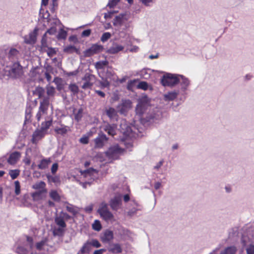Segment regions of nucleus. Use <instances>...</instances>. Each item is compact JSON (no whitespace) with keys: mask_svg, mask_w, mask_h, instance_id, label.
I'll return each mask as SVG.
<instances>
[{"mask_svg":"<svg viewBox=\"0 0 254 254\" xmlns=\"http://www.w3.org/2000/svg\"><path fill=\"white\" fill-rule=\"evenodd\" d=\"M51 162L50 159H42L40 163L38 164V167L40 169H45L48 167L49 163Z\"/></svg>","mask_w":254,"mask_h":254,"instance_id":"nucleus-27","label":"nucleus"},{"mask_svg":"<svg viewBox=\"0 0 254 254\" xmlns=\"http://www.w3.org/2000/svg\"><path fill=\"white\" fill-rule=\"evenodd\" d=\"M105 112L110 120L117 119L118 118V112L114 108L110 107L107 109Z\"/></svg>","mask_w":254,"mask_h":254,"instance_id":"nucleus-18","label":"nucleus"},{"mask_svg":"<svg viewBox=\"0 0 254 254\" xmlns=\"http://www.w3.org/2000/svg\"><path fill=\"white\" fill-rule=\"evenodd\" d=\"M0 133L2 135V136H0V137H2L5 136L7 134V132L5 129H1L0 131Z\"/></svg>","mask_w":254,"mask_h":254,"instance_id":"nucleus-62","label":"nucleus"},{"mask_svg":"<svg viewBox=\"0 0 254 254\" xmlns=\"http://www.w3.org/2000/svg\"><path fill=\"white\" fill-rule=\"evenodd\" d=\"M246 250L247 254H254V246L253 245H250Z\"/></svg>","mask_w":254,"mask_h":254,"instance_id":"nucleus-50","label":"nucleus"},{"mask_svg":"<svg viewBox=\"0 0 254 254\" xmlns=\"http://www.w3.org/2000/svg\"><path fill=\"white\" fill-rule=\"evenodd\" d=\"M103 49V47L102 46L98 44H94L90 48L84 51V55L85 57H90L100 53Z\"/></svg>","mask_w":254,"mask_h":254,"instance_id":"nucleus-8","label":"nucleus"},{"mask_svg":"<svg viewBox=\"0 0 254 254\" xmlns=\"http://www.w3.org/2000/svg\"><path fill=\"white\" fill-rule=\"evenodd\" d=\"M237 249L234 246L228 247L221 254H235Z\"/></svg>","mask_w":254,"mask_h":254,"instance_id":"nucleus-33","label":"nucleus"},{"mask_svg":"<svg viewBox=\"0 0 254 254\" xmlns=\"http://www.w3.org/2000/svg\"><path fill=\"white\" fill-rule=\"evenodd\" d=\"M38 28L36 27L34 30L24 36V42L28 44H34L36 43Z\"/></svg>","mask_w":254,"mask_h":254,"instance_id":"nucleus-9","label":"nucleus"},{"mask_svg":"<svg viewBox=\"0 0 254 254\" xmlns=\"http://www.w3.org/2000/svg\"><path fill=\"white\" fill-rule=\"evenodd\" d=\"M45 76L49 82H50L52 79V77L50 73L48 72L45 73Z\"/></svg>","mask_w":254,"mask_h":254,"instance_id":"nucleus-58","label":"nucleus"},{"mask_svg":"<svg viewBox=\"0 0 254 254\" xmlns=\"http://www.w3.org/2000/svg\"><path fill=\"white\" fill-rule=\"evenodd\" d=\"M108 63L107 61H102L98 62L96 64V66L97 68L102 69L103 68L104 66H106L108 64Z\"/></svg>","mask_w":254,"mask_h":254,"instance_id":"nucleus-45","label":"nucleus"},{"mask_svg":"<svg viewBox=\"0 0 254 254\" xmlns=\"http://www.w3.org/2000/svg\"><path fill=\"white\" fill-rule=\"evenodd\" d=\"M150 100L146 96L140 98L135 109L136 114L141 116L150 106Z\"/></svg>","mask_w":254,"mask_h":254,"instance_id":"nucleus-2","label":"nucleus"},{"mask_svg":"<svg viewBox=\"0 0 254 254\" xmlns=\"http://www.w3.org/2000/svg\"><path fill=\"white\" fill-rule=\"evenodd\" d=\"M60 118L57 117V120L54 121L55 123L59 124L60 127L56 126L55 128V131L56 132L58 136H63L64 135V126L62 124V117L64 116L63 113H59Z\"/></svg>","mask_w":254,"mask_h":254,"instance_id":"nucleus-10","label":"nucleus"},{"mask_svg":"<svg viewBox=\"0 0 254 254\" xmlns=\"http://www.w3.org/2000/svg\"><path fill=\"white\" fill-rule=\"evenodd\" d=\"M55 92V88L50 84L46 86V90L42 87L37 86L33 91L34 95L42 99L40 102L39 111L36 116L38 121L47 115V110L50 105V99L54 96Z\"/></svg>","mask_w":254,"mask_h":254,"instance_id":"nucleus-1","label":"nucleus"},{"mask_svg":"<svg viewBox=\"0 0 254 254\" xmlns=\"http://www.w3.org/2000/svg\"><path fill=\"white\" fill-rule=\"evenodd\" d=\"M98 213L106 221L112 219L114 216L113 214L109 210L108 204L105 202H102L98 210Z\"/></svg>","mask_w":254,"mask_h":254,"instance_id":"nucleus-5","label":"nucleus"},{"mask_svg":"<svg viewBox=\"0 0 254 254\" xmlns=\"http://www.w3.org/2000/svg\"><path fill=\"white\" fill-rule=\"evenodd\" d=\"M89 243H90L91 247H94L95 248H99L101 247V244L96 239H92L91 240H89Z\"/></svg>","mask_w":254,"mask_h":254,"instance_id":"nucleus-43","label":"nucleus"},{"mask_svg":"<svg viewBox=\"0 0 254 254\" xmlns=\"http://www.w3.org/2000/svg\"><path fill=\"white\" fill-rule=\"evenodd\" d=\"M58 164L57 163H54L53 165H52V168H51V172L53 174H55L57 170H58Z\"/></svg>","mask_w":254,"mask_h":254,"instance_id":"nucleus-55","label":"nucleus"},{"mask_svg":"<svg viewBox=\"0 0 254 254\" xmlns=\"http://www.w3.org/2000/svg\"><path fill=\"white\" fill-rule=\"evenodd\" d=\"M161 184L159 182H156L154 184V188L156 190H158L161 187Z\"/></svg>","mask_w":254,"mask_h":254,"instance_id":"nucleus-60","label":"nucleus"},{"mask_svg":"<svg viewBox=\"0 0 254 254\" xmlns=\"http://www.w3.org/2000/svg\"><path fill=\"white\" fill-rule=\"evenodd\" d=\"M124 151V150L120 148L119 145H114L109 148L106 152V155L110 158L117 159Z\"/></svg>","mask_w":254,"mask_h":254,"instance_id":"nucleus-7","label":"nucleus"},{"mask_svg":"<svg viewBox=\"0 0 254 254\" xmlns=\"http://www.w3.org/2000/svg\"><path fill=\"white\" fill-rule=\"evenodd\" d=\"M91 33L90 29H86L82 31L81 35L82 37H88Z\"/></svg>","mask_w":254,"mask_h":254,"instance_id":"nucleus-51","label":"nucleus"},{"mask_svg":"<svg viewBox=\"0 0 254 254\" xmlns=\"http://www.w3.org/2000/svg\"><path fill=\"white\" fill-rule=\"evenodd\" d=\"M46 134V133L40 128L36 129L32 135V143L36 144L39 140L44 137Z\"/></svg>","mask_w":254,"mask_h":254,"instance_id":"nucleus-13","label":"nucleus"},{"mask_svg":"<svg viewBox=\"0 0 254 254\" xmlns=\"http://www.w3.org/2000/svg\"><path fill=\"white\" fill-rule=\"evenodd\" d=\"M92 227L94 230L97 231H100L102 229V226L100 221L98 220H95L94 223L92 224Z\"/></svg>","mask_w":254,"mask_h":254,"instance_id":"nucleus-34","label":"nucleus"},{"mask_svg":"<svg viewBox=\"0 0 254 254\" xmlns=\"http://www.w3.org/2000/svg\"><path fill=\"white\" fill-rule=\"evenodd\" d=\"M47 53L48 56L51 58L56 54V51L55 48H48Z\"/></svg>","mask_w":254,"mask_h":254,"instance_id":"nucleus-46","label":"nucleus"},{"mask_svg":"<svg viewBox=\"0 0 254 254\" xmlns=\"http://www.w3.org/2000/svg\"><path fill=\"white\" fill-rule=\"evenodd\" d=\"M55 222L57 224V226L64 227V216H60L57 217L55 219Z\"/></svg>","mask_w":254,"mask_h":254,"instance_id":"nucleus-39","label":"nucleus"},{"mask_svg":"<svg viewBox=\"0 0 254 254\" xmlns=\"http://www.w3.org/2000/svg\"><path fill=\"white\" fill-rule=\"evenodd\" d=\"M56 32V30L55 28L52 27L50 29H48L46 33H47V34L48 33L50 35H53L55 34Z\"/></svg>","mask_w":254,"mask_h":254,"instance_id":"nucleus-56","label":"nucleus"},{"mask_svg":"<svg viewBox=\"0 0 254 254\" xmlns=\"http://www.w3.org/2000/svg\"><path fill=\"white\" fill-rule=\"evenodd\" d=\"M16 251L19 254H26L27 253L26 249L21 246L18 247Z\"/></svg>","mask_w":254,"mask_h":254,"instance_id":"nucleus-49","label":"nucleus"},{"mask_svg":"<svg viewBox=\"0 0 254 254\" xmlns=\"http://www.w3.org/2000/svg\"><path fill=\"white\" fill-rule=\"evenodd\" d=\"M84 81L81 88L84 89H91L96 81V77L95 75L86 73L84 77L82 78Z\"/></svg>","mask_w":254,"mask_h":254,"instance_id":"nucleus-6","label":"nucleus"},{"mask_svg":"<svg viewBox=\"0 0 254 254\" xmlns=\"http://www.w3.org/2000/svg\"><path fill=\"white\" fill-rule=\"evenodd\" d=\"M58 38L59 39H64V29H61V31L59 34Z\"/></svg>","mask_w":254,"mask_h":254,"instance_id":"nucleus-61","label":"nucleus"},{"mask_svg":"<svg viewBox=\"0 0 254 254\" xmlns=\"http://www.w3.org/2000/svg\"><path fill=\"white\" fill-rule=\"evenodd\" d=\"M69 90L73 94H77L79 92L78 87L75 84H71L69 86Z\"/></svg>","mask_w":254,"mask_h":254,"instance_id":"nucleus-38","label":"nucleus"},{"mask_svg":"<svg viewBox=\"0 0 254 254\" xmlns=\"http://www.w3.org/2000/svg\"><path fill=\"white\" fill-rule=\"evenodd\" d=\"M121 200L120 197L115 196L110 201V205L113 210H117L121 203Z\"/></svg>","mask_w":254,"mask_h":254,"instance_id":"nucleus-19","label":"nucleus"},{"mask_svg":"<svg viewBox=\"0 0 254 254\" xmlns=\"http://www.w3.org/2000/svg\"><path fill=\"white\" fill-rule=\"evenodd\" d=\"M20 171L19 169L10 170L8 174L12 180L16 179L20 175Z\"/></svg>","mask_w":254,"mask_h":254,"instance_id":"nucleus-30","label":"nucleus"},{"mask_svg":"<svg viewBox=\"0 0 254 254\" xmlns=\"http://www.w3.org/2000/svg\"><path fill=\"white\" fill-rule=\"evenodd\" d=\"M91 246L89 240L87 241L81 248L77 254H89L91 250Z\"/></svg>","mask_w":254,"mask_h":254,"instance_id":"nucleus-17","label":"nucleus"},{"mask_svg":"<svg viewBox=\"0 0 254 254\" xmlns=\"http://www.w3.org/2000/svg\"><path fill=\"white\" fill-rule=\"evenodd\" d=\"M52 119L50 117H48L46 119V121L42 123L40 129L47 133L48 129L52 125Z\"/></svg>","mask_w":254,"mask_h":254,"instance_id":"nucleus-20","label":"nucleus"},{"mask_svg":"<svg viewBox=\"0 0 254 254\" xmlns=\"http://www.w3.org/2000/svg\"><path fill=\"white\" fill-rule=\"evenodd\" d=\"M46 243V240H42L41 241L37 243L36 245V248L37 250L39 251L42 250L43 249L44 246L45 245Z\"/></svg>","mask_w":254,"mask_h":254,"instance_id":"nucleus-44","label":"nucleus"},{"mask_svg":"<svg viewBox=\"0 0 254 254\" xmlns=\"http://www.w3.org/2000/svg\"><path fill=\"white\" fill-rule=\"evenodd\" d=\"M14 192L16 195H18L20 194L21 192L20 189V182L18 181H15L14 183Z\"/></svg>","mask_w":254,"mask_h":254,"instance_id":"nucleus-36","label":"nucleus"},{"mask_svg":"<svg viewBox=\"0 0 254 254\" xmlns=\"http://www.w3.org/2000/svg\"><path fill=\"white\" fill-rule=\"evenodd\" d=\"M41 46L42 48H48L47 33H45L41 40Z\"/></svg>","mask_w":254,"mask_h":254,"instance_id":"nucleus-41","label":"nucleus"},{"mask_svg":"<svg viewBox=\"0 0 254 254\" xmlns=\"http://www.w3.org/2000/svg\"><path fill=\"white\" fill-rule=\"evenodd\" d=\"M64 52H67L68 53H76L77 55H79L80 54V50L79 49L76 48L74 46H70L64 48Z\"/></svg>","mask_w":254,"mask_h":254,"instance_id":"nucleus-23","label":"nucleus"},{"mask_svg":"<svg viewBox=\"0 0 254 254\" xmlns=\"http://www.w3.org/2000/svg\"><path fill=\"white\" fill-rule=\"evenodd\" d=\"M107 250L113 254H119L123 251L121 245L118 243L110 244Z\"/></svg>","mask_w":254,"mask_h":254,"instance_id":"nucleus-14","label":"nucleus"},{"mask_svg":"<svg viewBox=\"0 0 254 254\" xmlns=\"http://www.w3.org/2000/svg\"><path fill=\"white\" fill-rule=\"evenodd\" d=\"M53 82L56 85L58 90L61 91L64 89V80L61 78L56 77L54 78Z\"/></svg>","mask_w":254,"mask_h":254,"instance_id":"nucleus-22","label":"nucleus"},{"mask_svg":"<svg viewBox=\"0 0 254 254\" xmlns=\"http://www.w3.org/2000/svg\"><path fill=\"white\" fill-rule=\"evenodd\" d=\"M178 93L176 92H170L164 95L166 100L173 101L177 97Z\"/></svg>","mask_w":254,"mask_h":254,"instance_id":"nucleus-29","label":"nucleus"},{"mask_svg":"<svg viewBox=\"0 0 254 254\" xmlns=\"http://www.w3.org/2000/svg\"><path fill=\"white\" fill-rule=\"evenodd\" d=\"M124 49V46L116 44L110 48V49L108 50V52L110 54H115L123 50Z\"/></svg>","mask_w":254,"mask_h":254,"instance_id":"nucleus-21","label":"nucleus"},{"mask_svg":"<svg viewBox=\"0 0 254 254\" xmlns=\"http://www.w3.org/2000/svg\"><path fill=\"white\" fill-rule=\"evenodd\" d=\"M79 142L81 143L86 144L89 142V137L87 136L84 135L79 139Z\"/></svg>","mask_w":254,"mask_h":254,"instance_id":"nucleus-48","label":"nucleus"},{"mask_svg":"<svg viewBox=\"0 0 254 254\" xmlns=\"http://www.w3.org/2000/svg\"><path fill=\"white\" fill-rule=\"evenodd\" d=\"M66 209L67 211L70 212L73 215H75L78 212L77 208L70 204H68L66 206Z\"/></svg>","mask_w":254,"mask_h":254,"instance_id":"nucleus-32","label":"nucleus"},{"mask_svg":"<svg viewBox=\"0 0 254 254\" xmlns=\"http://www.w3.org/2000/svg\"><path fill=\"white\" fill-rule=\"evenodd\" d=\"M27 241L29 243V247L30 249H32L33 246V238L30 236H26Z\"/></svg>","mask_w":254,"mask_h":254,"instance_id":"nucleus-53","label":"nucleus"},{"mask_svg":"<svg viewBox=\"0 0 254 254\" xmlns=\"http://www.w3.org/2000/svg\"><path fill=\"white\" fill-rule=\"evenodd\" d=\"M114 238V234L112 231L106 230L100 236L101 241L103 243H107Z\"/></svg>","mask_w":254,"mask_h":254,"instance_id":"nucleus-11","label":"nucleus"},{"mask_svg":"<svg viewBox=\"0 0 254 254\" xmlns=\"http://www.w3.org/2000/svg\"><path fill=\"white\" fill-rule=\"evenodd\" d=\"M135 82V80H130L128 81L127 85V88L128 90H131L133 86V84Z\"/></svg>","mask_w":254,"mask_h":254,"instance_id":"nucleus-57","label":"nucleus"},{"mask_svg":"<svg viewBox=\"0 0 254 254\" xmlns=\"http://www.w3.org/2000/svg\"><path fill=\"white\" fill-rule=\"evenodd\" d=\"M181 84L185 88H186V87L189 86L190 81L188 78H185L183 76H181Z\"/></svg>","mask_w":254,"mask_h":254,"instance_id":"nucleus-47","label":"nucleus"},{"mask_svg":"<svg viewBox=\"0 0 254 254\" xmlns=\"http://www.w3.org/2000/svg\"><path fill=\"white\" fill-rule=\"evenodd\" d=\"M137 88L146 90L148 89V85L145 81L140 82L137 86Z\"/></svg>","mask_w":254,"mask_h":254,"instance_id":"nucleus-40","label":"nucleus"},{"mask_svg":"<svg viewBox=\"0 0 254 254\" xmlns=\"http://www.w3.org/2000/svg\"><path fill=\"white\" fill-rule=\"evenodd\" d=\"M116 128L117 126L115 124H108L105 126L104 130L107 132L109 135L114 136L116 134Z\"/></svg>","mask_w":254,"mask_h":254,"instance_id":"nucleus-16","label":"nucleus"},{"mask_svg":"<svg viewBox=\"0 0 254 254\" xmlns=\"http://www.w3.org/2000/svg\"><path fill=\"white\" fill-rule=\"evenodd\" d=\"M95 92L100 96L102 97H104L105 96V94L100 91V90H96L95 91Z\"/></svg>","mask_w":254,"mask_h":254,"instance_id":"nucleus-59","label":"nucleus"},{"mask_svg":"<svg viewBox=\"0 0 254 254\" xmlns=\"http://www.w3.org/2000/svg\"><path fill=\"white\" fill-rule=\"evenodd\" d=\"M46 184L43 181H41L38 183L35 184L33 186V188L35 190H46L45 189Z\"/></svg>","mask_w":254,"mask_h":254,"instance_id":"nucleus-35","label":"nucleus"},{"mask_svg":"<svg viewBox=\"0 0 254 254\" xmlns=\"http://www.w3.org/2000/svg\"><path fill=\"white\" fill-rule=\"evenodd\" d=\"M119 1V0H112L111 1H110L108 5L110 7V8H113L114 7L115 5H116V4L118 3V2Z\"/></svg>","mask_w":254,"mask_h":254,"instance_id":"nucleus-52","label":"nucleus"},{"mask_svg":"<svg viewBox=\"0 0 254 254\" xmlns=\"http://www.w3.org/2000/svg\"><path fill=\"white\" fill-rule=\"evenodd\" d=\"M83 114V109L82 108H80L78 110L77 113H74V118L75 120L79 122L82 117Z\"/></svg>","mask_w":254,"mask_h":254,"instance_id":"nucleus-37","label":"nucleus"},{"mask_svg":"<svg viewBox=\"0 0 254 254\" xmlns=\"http://www.w3.org/2000/svg\"><path fill=\"white\" fill-rule=\"evenodd\" d=\"M21 157V153L18 151H14L9 155L7 159V162L10 165H15Z\"/></svg>","mask_w":254,"mask_h":254,"instance_id":"nucleus-15","label":"nucleus"},{"mask_svg":"<svg viewBox=\"0 0 254 254\" xmlns=\"http://www.w3.org/2000/svg\"><path fill=\"white\" fill-rule=\"evenodd\" d=\"M163 161H160L158 163L156 166L154 167V168L156 169H158L163 164Z\"/></svg>","mask_w":254,"mask_h":254,"instance_id":"nucleus-64","label":"nucleus"},{"mask_svg":"<svg viewBox=\"0 0 254 254\" xmlns=\"http://www.w3.org/2000/svg\"><path fill=\"white\" fill-rule=\"evenodd\" d=\"M111 37V34L109 32H105L103 34L101 38V41L103 42L107 41Z\"/></svg>","mask_w":254,"mask_h":254,"instance_id":"nucleus-42","label":"nucleus"},{"mask_svg":"<svg viewBox=\"0 0 254 254\" xmlns=\"http://www.w3.org/2000/svg\"><path fill=\"white\" fill-rule=\"evenodd\" d=\"M64 234V227L56 226L53 229L55 236H62Z\"/></svg>","mask_w":254,"mask_h":254,"instance_id":"nucleus-25","label":"nucleus"},{"mask_svg":"<svg viewBox=\"0 0 254 254\" xmlns=\"http://www.w3.org/2000/svg\"><path fill=\"white\" fill-rule=\"evenodd\" d=\"M130 197L128 194H125L124 196V200L125 202H127L129 200Z\"/></svg>","mask_w":254,"mask_h":254,"instance_id":"nucleus-63","label":"nucleus"},{"mask_svg":"<svg viewBox=\"0 0 254 254\" xmlns=\"http://www.w3.org/2000/svg\"><path fill=\"white\" fill-rule=\"evenodd\" d=\"M47 192V190H41L39 191L33 193L32 196L34 199H41L42 197V194Z\"/></svg>","mask_w":254,"mask_h":254,"instance_id":"nucleus-31","label":"nucleus"},{"mask_svg":"<svg viewBox=\"0 0 254 254\" xmlns=\"http://www.w3.org/2000/svg\"><path fill=\"white\" fill-rule=\"evenodd\" d=\"M131 102L129 100H126L123 102L122 104V108L123 107H129L131 105ZM123 108L121 109V111L122 112Z\"/></svg>","mask_w":254,"mask_h":254,"instance_id":"nucleus-54","label":"nucleus"},{"mask_svg":"<svg viewBox=\"0 0 254 254\" xmlns=\"http://www.w3.org/2000/svg\"><path fill=\"white\" fill-rule=\"evenodd\" d=\"M19 54V51L15 48H11L9 51L8 57L10 59H14L17 58Z\"/></svg>","mask_w":254,"mask_h":254,"instance_id":"nucleus-28","label":"nucleus"},{"mask_svg":"<svg viewBox=\"0 0 254 254\" xmlns=\"http://www.w3.org/2000/svg\"><path fill=\"white\" fill-rule=\"evenodd\" d=\"M108 138L104 134H99V136L95 138V147L101 148L103 147L104 142L108 140Z\"/></svg>","mask_w":254,"mask_h":254,"instance_id":"nucleus-12","label":"nucleus"},{"mask_svg":"<svg viewBox=\"0 0 254 254\" xmlns=\"http://www.w3.org/2000/svg\"><path fill=\"white\" fill-rule=\"evenodd\" d=\"M50 197L54 201L59 202L61 197L58 192L55 190H52L49 193Z\"/></svg>","mask_w":254,"mask_h":254,"instance_id":"nucleus-26","label":"nucleus"},{"mask_svg":"<svg viewBox=\"0 0 254 254\" xmlns=\"http://www.w3.org/2000/svg\"><path fill=\"white\" fill-rule=\"evenodd\" d=\"M23 74V67L18 62L13 63L8 71L9 76L13 79L20 78Z\"/></svg>","mask_w":254,"mask_h":254,"instance_id":"nucleus-3","label":"nucleus"},{"mask_svg":"<svg viewBox=\"0 0 254 254\" xmlns=\"http://www.w3.org/2000/svg\"><path fill=\"white\" fill-rule=\"evenodd\" d=\"M180 82L179 79L172 74L164 75L161 79V84L164 86H173Z\"/></svg>","mask_w":254,"mask_h":254,"instance_id":"nucleus-4","label":"nucleus"},{"mask_svg":"<svg viewBox=\"0 0 254 254\" xmlns=\"http://www.w3.org/2000/svg\"><path fill=\"white\" fill-rule=\"evenodd\" d=\"M32 108L30 106L27 107L25 111V124L31 122Z\"/></svg>","mask_w":254,"mask_h":254,"instance_id":"nucleus-24","label":"nucleus"}]
</instances>
